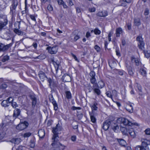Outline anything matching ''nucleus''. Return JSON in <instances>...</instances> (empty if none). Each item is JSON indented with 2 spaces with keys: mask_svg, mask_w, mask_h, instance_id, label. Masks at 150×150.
Returning a JSON list of instances; mask_svg holds the SVG:
<instances>
[{
  "mask_svg": "<svg viewBox=\"0 0 150 150\" xmlns=\"http://www.w3.org/2000/svg\"><path fill=\"white\" fill-rule=\"evenodd\" d=\"M112 130L115 132H117L119 130V127L117 124L114 123L112 122H110L109 120H106L103 123V128L105 130H107L108 129L110 124Z\"/></svg>",
  "mask_w": 150,
  "mask_h": 150,
  "instance_id": "f257e3e1",
  "label": "nucleus"
},
{
  "mask_svg": "<svg viewBox=\"0 0 150 150\" xmlns=\"http://www.w3.org/2000/svg\"><path fill=\"white\" fill-rule=\"evenodd\" d=\"M142 146H137L136 148V150H146L147 149V146L150 144V141L146 139L142 138L141 139Z\"/></svg>",
  "mask_w": 150,
  "mask_h": 150,
  "instance_id": "f03ea898",
  "label": "nucleus"
},
{
  "mask_svg": "<svg viewBox=\"0 0 150 150\" xmlns=\"http://www.w3.org/2000/svg\"><path fill=\"white\" fill-rule=\"evenodd\" d=\"M117 122L119 123H122L125 125L132 126L133 125L138 126V124L136 122L132 123L127 119L124 118H120L117 119Z\"/></svg>",
  "mask_w": 150,
  "mask_h": 150,
  "instance_id": "7ed1b4c3",
  "label": "nucleus"
},
{
  "mask_svg": "<svg viewBox=\"0 0 150 150\" xmlns=\"http://www.w3.org/2000/svg\"><path fill=\"white\" fill-rule=\"evenodd\" d=\"M28 125V123L26 122L19 123L16 127L17 129L22 130L26 128Z\"/></svg>",
  "mask_w": 150,
  "mask_h": 150,
  "instance_id": "20e7f679",
  "label": "nucleus"
},
{
  "mask_svg": "<svg viewBox=\"0 0 150 150\" xmlns=\"http://www.w3.org/2000/svg\"><path fill=\"white\" fill-rule=\"evenodd\" d=\"M12 45V44L10 43L6 45H5L2 43H0V52H4L8 50Z\"/></svg>",
  "mask_w": 150,
  "mask_h": 150,
  "instance_id": "39448f33",
  "label": "nucleus"
},
{
  "mask_svg": "<svg viewBox=\"0 0 150 150\" xmlns=\"http://www.w3.org/2000/svg\"><path fill=\"white\" fill-rule=\"evenodd\" d=\"M58 47L57 46H54L53 47H48L47 48V50L48 52L51 54H54L57 52Z\"/></svg>",
  "mask_w": 150,
  "mask_h": 150,
  "instance_id": "423d86ee",
  "label": "nucleus"
},
{
  "mask_svg": "<svg viewBox=\"0 0 150 150\" xmlns=\"http://www.w3.org/2000/svg\"><path fill=\"white\" fill-rule=\"evenodd\" d=\"M8 24V20L6 16H5L3 19L0 20V31Z\"/></svg>",
  "mask_w": 150,
  "mask_h": 150,
  "instance_id": "0eeeda50",
  "label": "nucleus"
},
{
  "mask_svg": "<svg viewBox=\"0 0 150 150\" xmlns=\"http://www.w3.org/2000/svg\"><path fill=\"white\" fill-rule=\"evenodd\" d=\"M49 98L50 100L54 106V109L55 111L57 110L58 109V105L56 101L53 97L52 95H50L49 96Z\"/></svg>",
  "mask_w": 150,
  "mask_h": 150,
  "instance_id": "6e6552de",
  "label": "nucleus"
},
{
  "mask_svg": "<svg viewBox=\"0 0 150 150\" xmlns=\"http://www.w3.org/2000/svg\"><path fill=\"white\" fill-rule=\"evenodd\" d=\"M29 97L32 101V107L34 108L36 103L37 98L35 94L33 93L30 94Z\"/></svg>",
  "mask_w": 150,
  "mask_h": 150,
  "instance_id": "1a4fd4ad",
  "label": "nucleus"
},
{
  "mask_svg": "<svg viewBox=\"0 0 150 150\" xmlns=\"http://www.w3.org/2000/svg\"><path fill=\"white\" fill-rule=\"evenodd\" d=\"M59 124H57L55 127L53 128L52 130V132L53 133L54 135L53 136H54V137H58V135L57 132L60 131L61 130V127L59 126Z\"/></svg>",
  "mask_w": 150,
  "mask_h": 150,
  "instance_id": "9d476101",
  "label": "nucleus"
},
{
  "mask_svg": "<svg viewBox=\"0 0 150 150\" xmlns=\"http://www.w3.org/2000/svg\"><path fill=\"white\" fill-rule=\"evenodd\" d=\"M52 62L55 69V74H57V73L58 68L59 67V62L57 60L54 59L52 60Z\"/></svg>",
  "mask_w": 150,
  "mask_h": 150,
  "instance_id": "9b49d317",
  "label": "nucleus"
},
{
  "mask_svg": "<svg viewBox=\"0 0 150 150\" xmlns=\"http://www.w3.org/2000/svg\"><path fill=\"white\" fill-rule=\"evenodd\" d=\"M18 4V1L17 0H13L12 4L11 7V11H13L16 9V7Z\"/></svg>",
  "mask_w": 150,
  "mask_h": 150,
  "instance_id": "f8f14e48",
  "label": "nucleus"
},
{
  "mask_svg": "<svg viewBox=\"0 0 150 150\" xmlns=\"http://www.w3.org/2000/svg\"><path fill=\"white\" fill-rule=\"evenodd\" d=\"M63 81L64 82H69L71 81V78L70 76L67 74H65L62 77Z\"/></svg>",
  "mask_w": 150,
  "mask_h": 150,
  "instance_id": "ddd939ff",
  "label": "nucleus"
},
{
  "mask_svg": "<svg viewBox=\"0 0 150 150\" xmlns=\"http://www.w3.org/2000/svg\"><path fill=\"white\" fill-rule=\"evenodd\" d=\"M108 13L107 11H99L97 14V15L99 17H105L107 16Z\"/></svg>",
  "mask_w": 150,
  "mask_h": 150,
  "instance_id": "4468645a",
  "label": "nucleus"
},
{
  "mask_svg": "<svg viewBox=\"0 0 150 150\" xmlns=\"http://www.w3.org/2000/svg\"><path fill=\"white\" fill-rule=\"evenodd\" d=\"M123 32L122 28L120 27L117 28L116 29V33L115 34L116 37H119L120 35Z\"/></svg>",
  "mask_w": 150,
  "mask_h": 150,
  "instance_id": "2eb2a0df",
  "label": "nucleus"
},
{
  "mask_svg": "<svg viewBox=\"0 0 150 150\" xmlns=\"http://www.w3.org/2000/svg\"><path fill=\"white\" fill-rule=\"evenodd\" d=\"M48 81L49 83V86L51 88L56 85V82L53 79H48Z\"/></svg>",
  "mask_w": 150,
  "mask_h": 150,
  "instance_id": "dca6fc26",
  "label": "nucleus"
},
{
  "mask_svg": "<svg viewBox=\"0 0 150 150\" xmlns=\"http://www.w3.org/2000/svg\"><path fill=\"white\" fill-rule=\"evenodd\" d=\"M38 75L40 80L42 81H43L46 78V76L45 73L42 71H40Z\"/></svg>",
  "mask_w": 150,
  "mask_h": 150,
  "instance_id": "f3484780",
  "label": "nucleus"
},
{
  "mask_svg": "<svg viewBox=\"0 0 150 150\" xmlns=\"http://www.w3.org/2000/svg\"><path fill=\"white\" fill-rule=\"evenodd\" d=\"M126 109L129 112L132 113L133 111V107L130 104H127L126 106Z\"/></svg>",
  "mask_w": 150,
  "mask_h": 150,
  "instance_id": "a211bd4d",
  "label": "nucleus"
},
{
  "mask_svg": "<svg viewBox=\"0 0 150 150\" xmlns=\"http://www.w3.org/2000/svg\"><path fill=\"white\" fill-rule=\"evenodd\" d=\"M58 137H54V136H53L52 138V139L53 140V142L51 144V145L53 147H57L56 145L57 143L58 142V140L57 139Z\"/></svg>",
  "mask_w": 150,
  "mask_h": 150,
  "instance_id": "6ab92c4d",
  "label": "nucleus"
},
{
  "mask_svg": "<svg viewBox=\"0 0 150 150\" xmlns=\"http://www.w3.org/2000/svg\"><path fill=\"white\" fill-rule=\"evenodd\" d=\"M20 113V110L18 109H15L14 110L13 117L15 118L19 115Z\"/></svg>",
  "mask_w": 150,
  "mask_h": 150,
  "instance_id": "aec40b11",
  "label": "nucleus"
},
{
  "mask_svg": "<svg viewBox=\"0 0 150 150\" xmlns=\"http://www.w3.org/2000/svg\"><path fill=\"white\" fill-rule=\"evenodd\" d=\"M10 142L16 144H18L21 142V139L20 138H13L10 140Z\"/></svg>",
  "mask_w": 150,
  "mask_h": 150,
  "instance_id": "412c9836",
  "label": "nucleus"
},
{
  "mask_svg": "<svg viewBox=\"0 0 150 150\" xmlns=\"http://www.w3.org/2000/svg\"><path fill=\"white\" fill-rule=\"evenodd\" d=\"M127 132L132 137L134 138L136 136V134L133 129L130 128L128 129Z\"/></svg>",
  "mask_w": 150,
  "mask_h": 150,
  "instance_id": "4be33fe9",
  "label": "nucleus"
},
{
  "mask_svg": "<svg viewBox=\"0 0 150 150\" xmlns=\"http://www.w3.org/2000/svg\"><path fill=\"white\" fill-rule=\"evenodd\" d=\"M38 134L40 138H43L45 135V131L44 130H40L38 131Z\"/></svg>",
  "mask_w": 150,
  "mask_h": 150,
  "instance_id": "5701e85b",
  "label": "nucleus"
},
{
  "mask_svg": "<svg viewBox=\"0 0 150 150\" xmlns=\"http://www.w3.org/2000/svg\"><path fill=\"white\" fill-rule=\"evenodd\" d=\"M116 139L121 146H125L126 145V142L124 139Z\"/></svg>",
  "mask_w": 150,
  "mask_h": 150,
  "instance_id": "b1692460",
  "label": "nucleus"
},
{
  "mask_svg": "<svg viewBox=\"0 0 150 150\" xmlns=\"http://www.w3.org/2000/svg\"><path fill=\"white\" fill-rule=\"evenodd\" d=\"M140 73L143 76H145L146 74V69L145 68H142L140 70Z\"/></svg>",
  "mask_w": 150,
  "mask_h": 150,
  "instance_id": "393cba45",
  "label": "nucleus"
},
{
  "mask_svg": "<svg viewBox=\"0 0 150 150\" xmlns=\"http://www.w3.org/2000/svg\"><path fill=\"white\" fill-rule=\"evenodd\" d=\"M89 115L90 116L91 121L93 123H95L96 122V119L94 116L93 114L89 112Z\"/></svg>",
  "mask_w": 150,
  "mask_h": 150,
  "instance_id": "a878e982",
  "label": "nucleus"
},
{
  "mask_svg": "<svg viewBox=\"0 0 150 150\" xmlns=\"http://www.w3.org/2000/svg\"><path fill=\"white\" fill-rule=\"evenodd\" d=\"M90 82L91 83L93 84V88H94L97 85V84L96 83V79L95 78H91L90 79Z\"/></svg>",
  "mask_w": 150,
  "mask_h": 150,
  "instance_id": "bb28decb",
  "label": "nucleus"
},
{
  "mask_svg": "<svg viewBox=\"0 0 150 150\" xmlns=\"http://www.w3.org/2000/svg\"><path fill=\"white\" fill-rule=\"evenodd\" d=\"M13 31L15 33L19 35H23L24 33L23 31H22L17 29H15L13 30Z\"/></svg>",
  "mask_w": 150,
  "mask_h": 150,
  "instance_id": "cd10ccee",
  "label": "nucleus"
},
{
  "mask_svg": "<svg viewBox=\"0 0 150 150\" xmlns=\"http://www.w3.org/2000/svg\"><path fill=\"white\" fill-rule=\"evenodd\" d=\"M9 102H8V100H4L1 102V105L2 106L4 107H6L9 106Z\"/></svg>",
  "mask_w": 150,
  "mask_h": 150,
  "instance_id": "c85d7f7f",
  "label": "nucleus"
},
{
  "mask_svg": "<svg viewBox=\"0 0 150 150\" xmlns=\"http://www.w3.org/2000/svg\"><path fill=\"white\" fill-rule=\"evenodd\" d=\"M134 23L135 25L139 26L141 24V21L139 18H135L134 19Z\"/></svg>",
  "mask_w": 150,
  "mask_h": 150,
  "instance_id": "c756f323",
  "label": "nucleus"
},
{
  "mask_svg": "<svg viewBox=\"0 0 150 150\" xmlns=\"http://www.w3.org/2000/svg\"><path fill=\"white\" fill-rule=\"evenodd\" d=\"M98 105V103L96 102H95L92 106L91 107L92 110L93 111V110H97L98 108L97 106Z\"/></svg>",
  "mask_w": 150,
  "mask_h": 150,
  "instance_id": "7c9ffc66",
  "label": "nucleus"
},
{
  "mask_svg": "<svg viewBox=\"0 0 150 150\" xmlns=\"http://www.w3.org/2000/svg\"><path fill=\"white\" fill-rule=\"evenodd\" d=\"M93 88L94 92L96 93L97 95L98 96L100 94L101 92L100 90L98 88L94 87Z\"/></svg>",
  "mask_w": 150,
  "mask_h": 150,
  "instance_id": "2f4dec72",
  "label": "nucleus"
},
{
  "mask_svg": "<svg viewBox=\"0 0 150 150\" xmlns=\"http://www.w3.org/2000/svg\"><path fill=\"white\" fill-rule=\"evenodd\" d=\"M0 127H1V129L2 130L5 131H6L7 129L6 127V125L3 122L0 124Z\"/></svg>",
  "mask_w": 150,
  "mask_h": 150,
  "instance_id": "473e14b6",
  "label": "nucleus"
},
{
  "mask_svg": "<svg viewBox=\"0 0 150 150\" xmlns=\"http://www.w3.org/2000/svg\"><path fill=\"white\" fill-rule=\"evenodd\" d=\"M144 42L139 43L138 44L139 48L141 50H143L144 49Z\"/></svg>",
  "mask_w": 150,
  "mask_h": 150,
  "instance_id": "72a5a7b5",
  "label": "nucleus"
},
{
  "mask_svg": "<svg viewBox=\"0 0 150 150\" xmlns=\"http://www.w3.org/2000/svg\"><path fill=\"white\" fill-rule=\"evenodd\" d=\"M104 86V83L102 80L98 82V87L100 88H102Z\"/></svg>",
  "mask_w": 150,
  "mask_h": 150,
  "instance_id": "f704fd0d",
  "label": "nucleus"
},
{
  "mask_svg": "<svg viewBox=\"0 0 150 150\" xmlns=\"http://www.w3.org/2000/svg\"><path fill=\"white\" fill-rule=\"evenodd\" d=\"M66 97L68 99H70L71 97V93L70 91H67L65 92Z\"/></svg>",
  "mask_w": 150,
  "mask_h": 150,
  "instance_id": "c9c22d12",
  "label": "nucleus"
},
{
  "mask_svg": "<svg viewBox=\"0 0 150 150\" xmlns=\"http://www.w3.org/2000/svg\"><path fill=\"white\" fill-rule=\"evenodd\" d=\"M31 135V133L30 132H28L22 134V136L24 138H27L30 137Z\"/></svg>",
  "mask_w": 150,
  "mask_h": 150,
  "instance_id": "e433bc0d",
  "label": "nucleus"
},
{
  "mask_svg": "<svg viewBox=\"0 0 150 150\" xmlns=\"http://www.w3.org/2000/svg\"><path fill=\"white\" fill-rule=\"evenodd\" d=\"M93 32L96 35H99L101 33L100 31L98 28H95L94 31Z\"/></svg>",
  "mask_w": 150,
  "mask_h": 150,
  "instance_id": "4c0bfd02",
  "label": "nucleus"
},
{
  "mask_svg": "<svg viewBox=\"0 0 150 150\" xmlns=\"http://www.w3.org/2000/svg\"><path fill=\"white\" fill-rule=\"evenodd\" d=\"M137 40L139 42V43L143 42V40L141 36H138L137 38Z\"/></svg>",
  "mask_w": 150,
  "mask_h": 150,
  "instance_id": "58836bf2",
  "label": "nucleus"
},
{
  "mask_svg": "<svg viewBox=\"0 0 150 150\" xmlns=\"http://www.w3.org/2000/svg\"><path fill=\"white\" fill-rule=\"evenodd\" d=\"M106 95L108 96V97L111 98L112 100V95L111 94V93L109 91H108L106 93Z\"/></svg>",
  "mask_w": 150,
  "mask_h": 150,
  "instance_id": "ea45409f",
  "label": "nucleus"
},
{
  "mask_svg": "<svg viewBox=\"0 0 150 150\" xmlns=\"http://www.w3.org/2000/svg\"><path fill=\"white\" fill-rule=\"evenodd\" d=\"M9 59V57L8 56H4L2 59L3 62H4L8 60Z\"/></svg>",
  "mask_w": 150,
  "mask_h": 150,
  "instance_id": "a19ab883",
  "label": "nucleus"
},
{
  "mask_svg": "<svg viewBox=\"0 0 150 150\" xmlns=\"http://www.w3.org/2000/svg\"><path fill=\"white\" fill-rule=\"evenodd\" d=\"M90 75L91 78H95L96 74L95 72L93 71H91L90 73Z\"/></svg>",
  "mask_w": 150,
  "mask_h": 150,
  "instance_id": "79ce46f5",
  "label": "nucleus"
},
{
  "mask_svg": "<svg viewBox=\"0 0 150 150\" xmlns=\"http://www.w3.org/2000/svg\"><path fill=\"white\" fill-rule=\"evenodd\" d=\"M11 105H12V106L13 107V108H16L18 106L16 103L15 102H12L11 103Z\"/></svg>",
  "mask_w": 150,
  "mask_h": 150,
  "instance_id": "37998d69",
  "label": "nucleus"
},
{
  "mask_svg": "<svg viewBox=\"0 0 150 150\" xmlns=\"http://www.w3.org/2000/svg\"><path fill=\"white\" fill-rule=\"evenodd\" d=\"M145 132L146 134L148 135H150V129L149 128H148L146 129L145 131Z\"/></svg>",
  "mask_w": 150,
  "mask_h": 150,
  "instance_id": "c03bdc74",
  "label": "nucleus"
},
{
  "mask_svg": "<svg viewBox=\"0 0 150 150\" xmlns=\"http://www.w3.org/2000/svg\"><path fill=\"white\" fill-rule=\"evenodd\" d=\"M149 10L148 8H146L144 12V15L145 16L148 15L149 14Z\"/></svg>",
  "mask_w": 150,
  "mask_h": 150,
  "instance_id": "a18cd8bd",
  "label": "nucleus"
},
{
  "mask_svg": "<svg viewBox=\"0 0 150 150\" xmlns=\"http://www.w3.org/2000/svg\"><path fill=\"white\" fill-rule=\"evenodd\" d=\"M112 95L115 97H117V91L115 90H113L112 91Z\"/></svg>",
  "mask_w": 150,
  "mask_h": 150,
  "instance_id": "49530a36",
  "label": "nucleus"
},
{
  "mask_svg": "<svg viewBox=\"0 0 150 150\" xmlns=\"http://www.w3.org/2000/svg\"><path fill=\"white\" fill-rule=\"evenodd\" d=\"M30 17L32 20L35 21H36V19L35 18V16L34 15H30Z\"/></svg>",
  "mask_w": 150,
  "mask_h": 150,
  "instance_id": "de8ad7c7",
  "label": "nucleus"
},
{
  "mask_svg": "<svg viewBox=\"0 0 150 150\" xmlns=\"http://www.w3.org/2000/svg\"><path fill=\"white\" fill-rule=\"evenodd\" d=\"M144 53L145 56L147 57L148 58L150 56V54L149 53H148L147 52H144Z\"/></svg>",
  "mask_w": 150,
  "mask_h": 150,
  "instance_id": "09e8293b",
  "label": "nucleus"
},
{
  "mask_svg": "<svg viewBox=\"0 0 150 150\" xmlns=\"http://www.w3.org/2000/svg\"><path fill=\"white\" fill-rule=\"evenodd\" d=\"M125 2H126L123 1V0H122V1H121V5L124 7L126 6L127 5V4Z\"/></svg>",
  "mask_w": 150,
  "mask_h": 150,
  "instance_id": "8fccbe9b",
  "label": "nucleus"
},
{
  "mask_svg": "<svg viewBox=\"0 0 150 150\" xmlns=\"http://www.w3.org/2000/svg\"><path fill=\"white\" fill-rule=\"evenodd\" d=\"M95 49L97 52H99L100 51V48L98 45H96L95 46Z\"/></svg>",
  "mask_w": 150,
  "mask_h": 150,
  "instance_id": "3c124183",
  "label": "nucleus"
},
{
  "mask_svg": "<svg viewBox=\"0 0 150 150\" xmlns=\"http://www.w3.org/2000/svg\"><path fill=\"white\" fill-rule=\"evenodd\" d=\"M47 9H48V10L50 11H51L53 10V8H52V6L51 5H49L48 6Z\"/></svg>",
  "mask_w": 150,
  "mask_h": 150,
  "instance_id": "603ef678",
  "label": "nucleus"
},
{
  "mask_svg": "<svg viewBox=\"0 0 150 150\" xmlns=\"http://www.w3.org/2000/svg\"><path fill=\"white\" fill-rule=\"evenodd\" d=\"M116 139H114L111 137H109L108 138V140L110 142H112L114 141L115 139L116 140Z\"/></svg>",
  "mask_w": 150,
  "mask_h": 150,
  "instance_id": "864d4df0",
  "label": "nucleus"
},
{
  "mask_svg": "<svg viewBox=\"0 0 150 150\" xmlns=\"http://www.w3.org/2000/svg\"><path fill=\"white\" fill-rule=\"evenodd\" d=\"M35 143L33 141H31V143L30 145V147L33 148L35 146Z\"/></svg>",
  "mask_w": 150,
  "mask_h": 150,
  "instance_id": "5fc2aeb1",
  "label": "nucleus"
},
{
  "mask_svg": "<svg viewBox=\"0 0 150 150\" xmlns=\"http://www.w3.org/2000/svg\"><path fill=\"white\" fill-rule=\"evenodd\" d=\"M76 9V11L77 13H81V11L80 8L79 7H75Z\"/></svg>",
  "mask_w": 150,
  "mask_h": 150,
  "instance_id": "6e6d98bb",
  "label": "nucleus"
},
{
  "mask_svg": "<svg viewBox=\"0 0 150 150\" xmlns=\"http://www.w3.org/2000/svg\"><path fill=\"white\" fill-rule=\"evenodd\" d=\"M13 98L12 97H9L8 99L7 100H8V102H9L10 103L11 102H12L13 101Z\"/></svg>",
  "mask_w": 150,
  "mask_h": 150,
  "instance_id": "4d7b16f0",
  "label": "nucleus"
},
{
  "mask_svg": "<svg viewBox=\"0 0 150 150\" xmlns=\"http://www.w3.org/2000/svg\"><path fill=\"white\" fill-rule=\"evenodd\" d=\"M69 5L70 6H71L74 5L73 3L72 0H69L68 1Z\"/></svg>",
  "mask_w": 150,
  "mask_h": 150,
  "instance_id": "13d9d810",
  "label": "nucleus"
},
{
  "mask_svg": "<svg viewBox=\"0 0 150 150\" xmlns=\"http://www.w3.org/2000/svg\"><path fill=\"white\" fill-rule=\"evenodd\" d=\"M96 9L94 7L89 8V11L91 12H94L95 11Z\"/></svg>",
  "mask_w": 150,
  "mask_h": 150,
  "instance_id": "bf43d9fd",
  "label": "nucleus"
},
{
  "mask_svg": "<svg viewBox=\"0 0 150 150\" xmlns=\"http://www.w3.org/2000/svg\"><path fill=\"white\" fill-rule=\"evenodd\" d=\"M76 139V137L75 135L72 136L71 138V140L73 142L75 141Z\"/></svg>",
  "mask_w": 150,
  "mask_h": 150,
  "instance_id": "052dcab7",
  "label": "nucleus"
},
{
  "mask_svg": "<svg viewBox=\"0 0 150 150\" xmlns=\"http://www.w3.org/2000/svg\"><path fill=\"white\" fill-rule=\"evenodd\" d=\"M113 33V31L111 30L109 32L108 37H111Z\"/></svg>",
  "mask_w": 150,
  "mask_h": 150,
  "instance_id": "680f3d73",
  "label": "nucleus"
},
{
  "mask_svg": "<svg viewBox=\"0 0 150 150\" xmlns=\"http://www.w3.org/2000/svg\"><path fill=\"white\" fill-rule=\"evenodd\" d=\"M4 134L3 133H0V140L3 139L4 137Z\"/></svg>",
  "mask_w": 150,
  "mask_h": 150,
  "instance_id": "e2e57ef3",
  "label": "nucleus"
},
{
  "mask_svg": "<svg viewBox=\"0 0 150 150\" xmlns=\"http://www.w3.org/2000/svg\"><path fill=\"white\" fill-rule=\"evenodd\" d=\"M57 1L59 5L62 4L64 2L62 0H57Z\"/></svg>",
  "mask_w": 150,
  "mask_h": 150,
  "instance_id": "0e129e2a",
  "label": "nucleus"
},
{
  "mask_svg": "<svg viewBox=\"0 0 150 150\" xmlns=\"http://www.w3.org/2000/svg\"><path fill=\"white\" fill-rule=\"evenodd\" d=\"M137 87L138 88V90L140 91H141L142 90V88L140 85H139L138 84H137Z\"/></svg>",
  "mask_w": 150,
  "mask_h": 150,
  "instance_id": "69168bd1",
  "label": "nucleus"
},
{
  "mask_svg": "<svg viewBox=\"0 0 150 150\" xmlns=\"http://www.w3.org/2000/svg\"><path fill=\"white\" fill-rule=\"evenodd\" d=\"M90 36H91V35H90V33L88 32H87L86 34V37L87 38H88Z\"/></svg>",
  "mask_w": 150,
  "mask_h": 150,
  "instance_id": "338daca9",
  "label": "nucleus"
},
{
  "mask_svg": "<svg viewBox=\"0 0 150 150\" xmlns=\"http://www.w3.org/2000/svg\"><path fill=\"white\" fill-rule=\"evenodd\" d=\"M79 38V36L78 35H76L74 38V40L75 41H76Z\"/></svg>",
  "mask_w": 150,
  "mask_h": 150,
  "instance_id": "774afa93",
  "label": "nucleus"
}]
</instances>
